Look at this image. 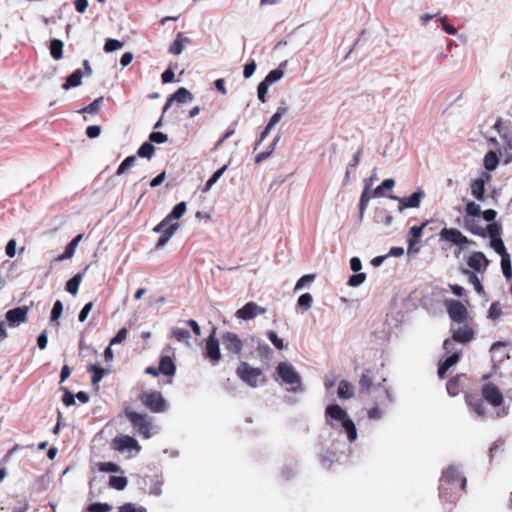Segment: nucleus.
I'll return each instance as SVG.
<instances>
[{"label": "nucleus", "mask_w": 512, "mask_h": 512, "mask_svg": "<svg viewBox=\"0 0 512 512\" xmlns=\"http://www.w3.org/2000/svg\"><path fill=\"white\" fill-rule=\"evenodd\" d=\"M325 423L332 429L343 432L349 442L356 441L358 434L354 421L348 412L338 404L328 405L325 409Z\"/></svg>", "instance_id": "1"}, {"label": "nucleus", "mask_w": 512, "mask_h": 512, "mask_svg": "<svg viewBox=\"0 0 512 512\" xmlns=\"http://www.w3.org/2000/svg\"><path fill=\"white\" fill-rule=\"evenodd\" d=\"M186 208V202L181 201L177 203L170 213L154 227L153 231L161 234L156 243V248L164 247L171 239L175 231L179 228V223H173V221L179 220L186 212Z\"/></svg>", "instance_id": "2"}, {"label": "nucleus", "mask_w": 512, "mask_h": 512, "mask_svg": "<svg viewBox=\"0 0 512 512\" xmlns=\"http://www.w3.org/2000/svg\"><path fill=\"white\" fill-rule=\"evenodd\" d=\"M439 235H440L441 240L458 247L459 251L456 254V256H458V254L462 251L469 252L470 253L469 256H486L481 251L470 250V247L476 246V243L474 241L468 239L466 236H464L462 234V232L460 230H458L457 228L444 227L440 231Z\"/></svg>", "instance_id": "3"}, {"label": "nucleus", "mask_w": 512, "mask_h": 512, "mask_svg": "<svg viewBox=\"0 0 512 512\" xmlns=\"http://www.w3.org/2000/svg\"><path fill=\"white\" fill-rule=\"evenodd\" d=\"M277 380L290 392L302 391V379L294 366L288 362H280L276 367Z\"/></svg>", "instance_id": "4"}, {"label": "nucleus", "mask_w": 512, "mask_h": 512, "mask_svg": "<svg viewBox=\"0 0 512 512\" xmlns=\"http://www.w3.org/2000/svg\"><path fill=\"white\" fill-rule=\"evenodd\" d=\"M430 222L426 221L422 223L421 225H414L410 228L408 235H407V242H408V248H407V254L410 256L411 254H416L420 251L421 248V238L423 235L427 234L428 237H432L433 234H430L432 232V228L429 227Z\"/></svg>", "instance_id": "5"}, {"label": "nucleus", "mask_w": 512, "mask_h": 512, "mask_svg": "<svg viewBox=\"0 0 512 512\" xmlns=\"http://www.w3.org/2000/svg\"><path fill=\"white\" fill-rule=\"evenodd\" d=\"M239 378L251 387H259L264 384L265 377L259 368H254L247 363H241L237 368Z\"/></svg>", "instance_id": "6"}, {"label": "nucleus", "mask_w": 512, "mask_h": 512, "mask_svg": "<svg viewBox=\"0 0 512 512\" xmlns=\"http://www.w3.org/2000/svg\"><path fill=\"white\" fill-rule=\"evenodd\" d=\"M126 415L133 424L134 428H136L140 434H142L145 438H150L152 436L154 426L148 420L146 415H142L129 410L126 411Z\"/></svg>", "instance_id": "7"}, {"label": "nucleus", "mask_w": 512, "mask_h": 512, "mask_svg": "<svg viewBox=\"0 0 512 512\" xmlns=\"http://www.w3.org/2000/svg\"><path fill=\"white\" fill-rule=\"evenodd\" d=\"M425 197V192L417 188L411 195L406 197H399L393 194L388 196L389 199L395 200L399 202L398 211L401 213L405 209L408 208H418L420 206L421 200Z\"/></svg>", "instance_id": "8"}, {"label": "nucleus", "mask_w": 512, "mask_h": 512, "mask_svg": "<svg viewBox=\"0 0 512 512\" xmlns=\"http://www.w3.org/2000/svg\"><path fill=\"white\" fill-rule=\"evenodd\" d=\"M445 306L454 324H462L468 320V311L461 302L449 299L445 301Z\"/></svg>", "instance_id": "9"}, {"label": "nucleus", "mask_w": 512, "mask_h": 512, "mask_svg": "<svg viewBox=\"0 0 512 512\" xmlns=\"http://www.w3.org/2000/svg\"><path fill=\"white\" fill-rule=\"evenodd\" d=\"M482 396L494 408L501 407L504 402V396L500 388L493 383L483 385Z\"/></svg>", "instance_id": "10"}, {"label": "nucleus", "mask_w": 512, "mask_h": 512, "mask_svg": "<svg viewBox=\"0 0 512 512\" xmlns=\"http://www.w3.org/2000/svg\"><path fill=\"white\" fill-rule=\"evenodd\" d=\"M443 346L446 353H450L451 355H449L445 359V361L441 363L439 366L438 375L440 378H444L445 373L448 371V369L454 366L459 360V353L458 351L455 350L454 344L451 340H445Z\"/></svg>", "instance_id": "11"}, {"label": "nucleus", "mask_w": 512, "mask_h": 512, "mask_svg": "<svg viewBox=\"0 0 512 512\" xmlns=\"http://www.w3.org/2000/svg\"><path fill=\"white\" fill-rule=\"evenodd\" d=\"M266 312V308L255 302H248L236 311L235 317L239 320L248 321L258 317L259 315H263Z\"/></svg>", "instance_id": "12"}, {"label": "nucleus", "mask_w": 512, "mask_h": 512, "mask_svg": "<svg viewBox=\"0 0 512 512\" xmlns=\"http://www.w3.org/2000/svg\"><path fill=\"white\" fill-rule=\"evenodd\" d=\"M451 332L453 340L459 343H467L474 337V331L467 321L462 324H453Z\"/></svg>", "instance_id": "13"}, {"label": "nucleus", "mask_w": 512, "mask_h": 512, "mask_svg": "<svg viewBox=\"0 0 512 512\" xmlns=\"http://www.w3.org/2000/svg\"><path fill=\"white\" fill-rule=\"evenodd\" d=\"M204 356L212 365H217L221 360V351L218 339L214 333L206 340Z\"/></svg>", "instance_id": "14"}, {"label": "nucleus", "mask_w": 512, "mask_h": 512, "mask_svg": "<svg viewBox=\"0 0 512 512\" xmlns=\"http://www.w3.org/2000/svg\"><path fill=\"white\" fill-rule=\"evenodd\" d=\"M143 403L153 412H162L166 409L165 400L160 392L152 391L142 395Z\"/></svg>", "instance_id": "15"}, {"label": "nucleus", "mask_w": 512, "mask_h": 512, "mask_svg": "<svg viewBox=\"0 0 512 512\" xmlns=\"http://www.w3.org/2000/svg\"><path fill=\"white\" fill-rule=\"evenodd\" d=\"M113 447L120 452L131 453L132 451H135V453H138L140 451V445L138 442L128 435L116 437L113 440Z\"/></svg>", "instance_id": "16"}, {"label": "nucleus", "mask_w": 512, "mask_h": 512, "mask_svg": "<svg viewBox=\"0 0 512 512\" xmlns=\"http://www.w3.org/2000/svg\"><path fill=\"white\" fill-rule=\"evenodd\" d=\"M221 341L224 348L233 354H239L242 351L243 342L236 333H224L221 337Z\"/></svg>", "instance_id": "17"}, {"label": "nucleus", "mask_w": 512, "mask_h": 512, "mask_svg": "<svg viewBox=\"0 0 512 512\" xmlns=\"http://www.w3.org/2000/svg\"><path fill=\"white\" fill-rule=\"evenodd\" d=\"M28 312H29L28 306L17 307V308L7 311L5 316H6V320L9 323V326L16 327L22 323H25L27 321Z\"/></svg>", "instance_id": "18"}, {"label": "nucleus", "mask_w": 512, "mask_h": 512, "mask_svg": "<svg viewBox=\"0 0 512 512\" xmlns=\"http://www.w3.org/2000/svg\"><path fill=\"white\" fill-rule=\"evenodd\" d=\"M466 403L471 413H474L478 418H484L486 416L485 407L480 399L472 396H466Z\"/></svg>", "instance_id": "19"}, {"label": "nucleus", "mask_w": 512, "mask_h": 512, "mask_svg": "<svg viewBox=\"0 0 512 512\" xmlns=\"http://www.w3.org/2000/svg\"><path fill=\"white\" fill-rule=\"evenodd\" d=\"M394 186L395 180L393 178H386L372 191V196L374 198L388 197L390 194H386V192L391 191Z\"/></svg>", "instance_id": "20"}, {"label": "nucleus", "mask_w": 512, "mask_h": 512, "mask_svg": "<svg viewBox=\"0 0 512 512\" xmlns=\"http://www.w3.org/2000/svg\"><path fill=\"white\" fill-rule=\"evenodd\" d=\"M83 72L81 69L74 70L70 75H68L65 79V82L62 84V88L64 90H69L70 88L78 87L82 84Z\"/></svg>", "instance_id": "21"}, {"label": "nucleus", "mask_w": 512, "mask_h": 512, "mask_svg": "<svg viewBox=\"0 0 512 512\" xmlns=\"http://www.w3.org/2000/svg\"><path fill=\"white\" fill-rule=\"evenodd\" d=\"M500 153H497L496 151L489 150L483 159V165L486 171L492 172L494 171L500 162L499 158Z\"/></svg>", "instance_id": "22"}, {"label": "nucleus", "mask_w": 512, "mask_h": 512, "mask_svg": "<svg viewBox=\"0 0 512 512\" xmlns=\"http://www.w3.org/2000/svg\"><path fill=\"white\" fill-rule=\"evenodd\" d=\"M189 42L190 39L185 37L182 32H179L175 40L171 43L168 52L173 55H180L184 49V44Z\"/></svg>", "instance_id": "23"}, {"label": "nucleus", "mask_w": 512, "mask_h": 512, "mask_svg": "<svg viewBox=\"0 0 512 512\" xmlns=\"http://www.w3.org/2000/svg\"><path fill=\"white\" fill-rule=\"evenodd\" d=\"M171 337L177 340L178 342H183L187 346L191 345L190 338L191 334L190 331L187 328L184 327H173L171 329Z\"/></svg>", "instance_id": "24"}, {"label": "nucleus", "mask_w": 512, "mask_h": 512, "mask_svg": "<svg viewBox=\"0 0 512 512\" xmlns=\"http://www.w3.org/2000/svg\"><path fill=\"white\" fill-rule=\"evenodd\" d=\"M286 65L287 61L280 63L277 68L269 71L263 80L267 82L269 85H272L273 83L281 80L282 77L284 76Z\"/></svg>", "instance_id": "25"}, {"label": "nucleus", "mask_w": 512, "mask_h": 512, "mask_svg": "<svg viewBox=\"0 0 512 512\" xmlns=\"http://www.w3.org/2000/svg\"><path fill=\"white\" fill-rule=\"evenodd\" d=\"M470 190L472 196L478 200V201H484L486 198L485 192V185L480 180L472 179L470 182Z\"/></svg>", "instance_id": "26"}, {"label": "nucleus", "mask_w": 512, "mask_h": 512, "mask_svg": "<svg viewBox=\"0 0 512 512\" xmlns=\"http://www.w3.org/2000/svg\"><path fill=\"white\" fill-rule=\"evenodd\" d=\"M362 153H363V148L360 147L357 150V152L354 154V156H353L352 160L350 161V163L348 164L347 169H346V173H345V176H344V180H343V185L344 186H346L350 182L351 173L358 166Z\"/></svg>", "instance_id": "27"}, {"label": "nucleus", "mask_w": 512, "mask_h": 512, "mask_svg": "<svg viewBox=\"0 0 512 512\" xmlns=\"http://www.w3.org/2000/svg\"><path fill=\"white\" fill-rule=\"evenodd\" d=\"M464 227L474 235L486 237L485 228H483L476 219L465 217Z\"/></svg>", "instance_id": "28"}, {"label": "nucleus", "mask_w": 512, "mask_h": 512, "mask_svg": "<svg viewBox=\"0 0 512 512\" xmlns=\"http://www.w3.org/2000/svg\"><path fill=\"white\" fill-rule=\"evenodd\" d=\"M171 96L179 104L189 103L194 99L193 94L185 87H179Z\"/></svg>", "instance_id": "29"}, {"label": "nucleus", "mask_w": 512, "mask_h": 512, "mask_svg": "<svg viewBox=\"0 0 512 512\" xmlns=\"http://www.w3.org/2000/svg\"><path fill=\"white\" fill-rule=\"evenodd\" d=\"M176 371V366L169 356H163L159 364V372L167 376H173Z\"/></svg>", "instance_id": "30"}, {"label": "nucleus", "mask_w": 512, "mask_h": 512, "mask_svg": "<svg viewBox=\"0 0 512 512\" xmlns=\"http://www.w3.org/2000/svg\"><path fill=\"white\" fill-rule=\"evenodd\" d=\"M64 43L62 40L53 38L49 43L50 55L54 60H60L63 57Z\"/></svg>", "instance_id": "31"}, {"label": "nucleus", "mask_w": 512, "mask_h": 512, "mask_svg": "<svg viewBox=\"0 0 512 512\" xmlns=\"http://www.w3.org/2000/svg\"><path fill=\"white\" fill-rule=\"evenodd\" d=\"M371 198H374L372 196V191L369 190L368 186L364 187L363 191L361 193V196H360V200H359V220L360 221L363 219L364 212H365Z\"/></svg>", "instance_id": "32"}, {"label": "nucleus", "mask_w": 512, "mask_h": 512, "mask_svg": "<svg viewBox=\"0 0 512 512\" xmlns=\"http://www.w3.org/2000/svg\"><path fill=\"white\" fill-rule=\"evenodd\" d=\"M338 396L340 399H350L354 395V387L346 380H342L338 385Z\"/></svg>", "instance_id": "33"}, {"label": "nucleus", "mask_w": 512, "mask_h": 512, "mask_svg": "<svg viewBox=\"0 0 512 512\" xmlns=\"http://www.w3.org/2000/svg\"><path fill=\"white\" fill-rule=\"evenodd\" d=\"M228 168V164L223 165L221 168L217 169L212 176L207 180L204 187L202 188V192H208L213 185L221 178V176L225 173Z\"/></svg>", "instance_id": "34"}, {"label": "nucleus", "mask_w": 512, "mask_h": 512, "mask_svg": "<svg viewBox=\"0 0 512 512\" xmlns=\"http://www.w3.org/2000/svg\"><path fill=\"white\" fill-rule=\"evenodd\" d=\"M489 246L498 254V256H510L501 236L489 239Z\"/></svg>", "instance_id": "35"}, {"label": "nucleus", "mask_w": 512, "mask_h": 512, "mask_svg": "<svg viewBox=\"0 0 512 512\" xmlns=\"http://www.w3.org/2000/svg\"><path fill=\"white\" fill-rule=\"evenodd\" d=\"M83 234L76 235L65 247V250L58 256H74L76 248L83 239Z\"/></svg>", "instance_id": "36"}, {"label": "nucleus", "mask_w": 512, "mask_h": 512, "mask_svg": "<svg viewBox=\"0 0 512 512\" xmlns=\"http://www.w3.org/2000/svg\"><path fill=\"white\" fill-rule=\"evenodd\" d=\"M155 152V147L150 141H146L141 144V146L137 150L138 157L151 159Z\"/></svg>", "instance_id": "37"}, {"label": "nucleus", "mask_w": 512, "mask_h": 512, "mask_svg": "<svg viewBox=\"0 0 512 512\" xmlns=\"http://www.w3.org/2000/svg\"><path fill=\"white\" fill-rule=\"evenodd\" d=\"M465 213L468 218H479L482 214L480 206L474 201H468L465 205Z\"/></svg>", "instance_id": "38"}, {"label": "nucleus", "mask_w": 512, "mask_h": 512, "mask_svg": "<svg viewBox=\"0 0 512 512\" xmlns=\"http://www.w3.org/2000/svg\"><path fill=\"white\" fill-rule=\"evenodd\" d=\"M488 265L487 258H468V266L476 272H481Z\"/></svg>", "instance_id": "39"}, {"label": "nucleus", "mask_w": 512, "mask_h": 512, "mask_svg": "<svg viewBox=\"0 0 512 512\" xmlns=\"http://www.w3.org/2000/svg\"><path fill=\"white\" fill-rule=\"evenodd\" d=\"M287 111L288 108L285 106V103L283 102V105L279 106L276 112L270 117L267 125L274 128V126L280 122V120L287 113Z\"/></svg>", "instance_id": "40"}, {"label": "nucleus", "mask_w": 512, "mask_h": 512, "mask_svg": "<svg viewBox=\"0 0 512 512\" xmlns=\"http://www.w3.org/2000/svg\"><path fill=\"white\" fill-rule=\"evenodd\" d=\"M137 160V156L131 155L126 157L118 166L116 170V175H122L124 174L128 169L134 166L135 162Z\"/></svg>", "instance_id": "41"}, {"label": "nucleus", "mask_w": 512, "mask_h": 512, "mask_svg": "<svg viewBox=\"0 0 512 512\" xmlns=\"http://www.w3.org/2000/svg\"><path fill=\"white\" fill-rule=\"evenodd\" d=\"M103 101H104V98L102 96L98 97V98L94 99L89 105L82 108L79 112L87 113V114H95L99 111Z\"/></svg>", "instance_id": "42"}, {"label": "nucleus", "mask_w": 512, "mask_h": 512, "mask_svg": "<svg viewBox=\"0 0 512 512\" xmlns=\"http://www.w3.org/2000/svg\"><path fill=\"white\" fill-rule=\"evenodd\" d=\"M82 280L81 274H76L73 276L66 284V290L72 295H76L78 293L79 285Z\"/></svg>", "instance_id": "43"}, {"label": "nucleus", "mask_w": 512, "mask_h": 512, "mask_svg": "<svg viewBox=\"0 0 512 512\" xmlns=\"http://www.w3.org/2000/svg\"><path fill=\"white\" fill-rule=\"evenodd\" d=\"M123 47V42L118 39L108 38L104 44V51L111 53L117 51Z\"/></svg>", "instance_id": "44"}, {"label": "nucleus", "mask_w": 512, "mask_h": 512, "mask_svg": "<svg viewBox=\"0 0 512 512\" xmlns=\"http://www.w3.org/2000/svg\"><path fill=\"white\" fill-rule=\"evenodd\" d=\"M109 485L116 490H123L127 486V479L121 476H112Z\"/></svg>", "instance_id": "45"}, {"label": "nucleus", "mask_w": 512, "mask_h": 512, "mask_svg": "<svg viewBox=\"0 0 512 512\" xmlns=\"http://www.w3.org/2000/svg\"><path fill=\"white\" fill-rule=\"evenodd\" d=\"M501 231H502V228H501L500 224H498V223L488 224L487 228L485 229L486 237L488 236L489 239H492L494 237H499V236H501Z\"/></svg>", "instance_id": "46"}, {"label": "nucleus", "mask_w": 512, "mask_h": 512, "mask_svg": "<svg viewBox=\"0 0 512 512\" xmlns=\"http://www.w3.org/2000/svg\"><path fill=\"white\" fill-rule=\"evenodd\" d=\"M315 279V274H306L302 276L296 283L294 291L297 292L303 289L306 285L311 284Z\"/></svg>", "instance_id": "47"}, {"label": "nucleus", "mask_w": 512, "mask_h": 512, "mask_svg": "<svg viewBox=\"0 0 512 512\" xmlns=\"http://www.w3.org/2000/svg\"><path fill=\"white\" fill-rule=\"evenodd\" d=\"M313 303V297L309 293L302 294L297 301V305L302 307L304 310H308L311 308Z\"/></svg>", "instance_id": "48"}, {"label": "nucleus", "mask_w": 512, "mask_h": 512, "mask_svg": "<svg viewBox=\"0 0 512 512\" xmlns=\"http://www.w3.org/2000/svg\"><path fill=\"white\" fill-rule=\"evenodd\" d=\"M96 467L101 472L116 473L120 470L119 466L112 462H100L96 464Z\"/></svg>", "instance_id": "49"}, {"label": "nucleus", "mask_w": 512, "mask_h": 512, "mask_svg": "<svg viewBox=\"0 0 512 512\" xmlns=\"http://www.w3.org/2000/svg\"><path fill=\"white\" fill-rule=\"evenodd\" d=\"M443 477L448 481V482H454L456 481L457 478H459V468L457 466H450L448 467L444 473H443Z\"/></svg>", "instance_id": "50"}, {"label": "nucleus", "mask_w": 512, "mask_h": 512, "mask_svg": "<svg viewBox=\"0 0 512 512\" xmlns=\"http://www.w3.org/2000/svg\"><path fill=\"white\" fill-rule=\"evenodd\" d=\"M168 140V136L160 131H153L149 135V141L153 144H163Z\"/></svg>", "instance_id": "51"}, {"label": "nucleus", "mask_w": 512, "mask_h": 512, "mask_svg": "<svg viewBox=\"0 0 512 512\" xmlns=\"http://www.w3.org/2000/svg\"><path fill=\"white\" fill-rule=\"evenodd\" d=\"M269 84L262 80L257 86V97L262 103L266 102V95L269 89Z\"/></svg>", "instance_id": "52"}, {"label": "nucleus", "mask_w": 512, "mask_h": 512, "mask_svg": "<svg viewBox=\"0 0 512 512\" xmlns=\"http://www.w3.org/2000/svg\"><path fill=\"white\" fill-rule=\"evenodd\" d=\"M88 371L93 372L92 384L96 385L99 383L104 375V370L96 365H91Z\"/></svg>", "instance_id": "53"}, {"label": "nucleus", "mask_w": 512, "mask_h": 512, "mask_svg": "<svg viewBox=\"0 0 512 512\" xmlns=\"http://www.w3.org/2000/svg\"><path fill=\"white\" fill-rule=\"evenodd\" d=\"M267 336L271 343L279 350L285 349V344L283 339L279 338L278 335L274 331H268Z\"/></svg>", "instance_id": "54"}, {"label": "nucleus", "mask_w": 512, "mask_h": 512, "mask_svg": "<svg viewBox=\"0 0 512 512\" xmlns=\"http://www.w3.org/2000/svg\"><path fill=\"white\" fill-rule=\"evenodd\" d=\"M501 268L507 280L512 279V265L510 258H501Z\"/></svg>", "instance_id": "55"}, {"label": "nucleus", "mask_w": 512, "mask_h": 512, "mask_svg": "<svg viewBox=\"0 0 512 512\" xmlns=\"http://www.w3.org/2000/svg\"><path fill=\"white\" fill-rule=\"evenodd\" d=\"M464 273L468 275L469 282L474 286L475 290L480 293L482 291V285L480 283V279L476 274L470 272L469 270H464Z\"/></svg>", "instance_id": "56"}, {"label": "nucleus", "mask_w": 512, "mask_h": 512, "mask_svg": "<svg viewBox=\"0 0 512 512\" xmlns=\"http://www.w3.org/2000/svg\"><path fill=\"white\" fill-rule=\"evenodd\" d=\"M62 312H63V304L61 301L57 300L54 303V306L51 311V321H57L61 317Z\"/></svg>", "instance_id": "57"}, {"label": "nucleus", "mask_w": 512, "mask_h": 512, "mask_svg": "<svg viewBox=\"0 0 512 512\" xmlns=\"http://www.w3.org/2000/svg\"><path fill=\"white\" fill-rule=\"evenodd\" d=\"M440 22H441V25H442V29L449 35H456L457 33V30L456 28L453 26V25H450L448 23V17L447 16H441L439 18Z\"/></svg>", "instance_id": "58"}, {"label": "nucleus", "mask_w": 512, "mask_h": 512, "mask_svg": "<svg viewBox=\"0 0 512 512\" xmlns=\"http://www.w3.org/2000/svg\"><path fill=\"white\" fill-rule=\"evenodd\" d=\"M365 279H366L365 273H357L350 277L348 284L353 287H358L362 283H364Z\"/></svg>", "instance_id": "59"}, {"label": "nucleus", "mask_w": 512, "mask_h": 512, "mask_svg": "<svg viewBox=\"0 0 512 512\" xmlns=\"http://www.w3.org/2000/svg\"><path fill=\"white\" fill-rule=\"evenodd\" d=\"M257 64L255 60H251L244 65L243 76L245 79L250 78L256 70Z\"/></svg>", "instance_id": "60"}, {"label": "nucleus", "mask_w": 512, "mask_h": 512, "mask_svg": "<svg viewBox=\"0 0 512 512\" xmlns=\"http://www.w3.org/2000/svg\"><path fill=\"white\" fill-rule=\"evenodd\" d=\"M488 224L496 223V217H497V211L494 209H486L482 211V214L480 215Z\"/></svg>", "instance_id": "61"}, {"label": "nucleus", "mask_w": 512, "mask_h": 512, "mask_svg": "<svg viewBox=\"0 0 512 512\" xmlns=\"http://www.w3.org/2000/svg\"><path fill=\"white\" fill-rule=\"evenodd\" d=\"M101 134V126L99 125H90L86 128V135L90 139H95L99 137Z\"/></svg>", "instance_id": "62"}, {"label": "nucleus", "mask_w": 512, "mask_h": 512, "mask_svg": "<svg viewBox=\"0 0 512 512\" xmlns=\"http://www.w3.org/2000/svg\"><path fill=\"white\" fill-rule=\"evenodd\" d=\"M111 510V506L103 503H94L89 506L90 512H109Z\"/></svg>", "instance_id": "63"}, {"label": "nucleus", "mask_w": 512, "mask_h": 512, "mask_svg": "<svg viewBox=\"0 0 512 512\" xmlns=\"http://www.w3.org/2000/svg\"><path fill=\"white\" fill-rule=\"evenodd\" d=\"M119 512H146V509L137 507L132 503H127L119 508Z\"/></svg>", "instance_id": "64"}]
</instances>
